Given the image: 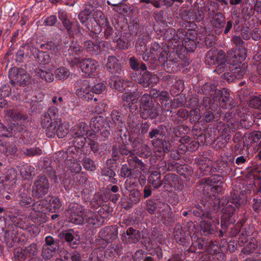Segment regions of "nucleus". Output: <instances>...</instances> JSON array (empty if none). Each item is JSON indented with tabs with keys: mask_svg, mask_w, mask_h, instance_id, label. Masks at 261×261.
<instances>
[{
	"mask_svg": "<svg viewBox=\"0 0 261 261\" xmlns=\"http://www.w3.org/2000/svg\"><path fill=\"white\" fill-rule=\"evenodd\" d=\"M213 196L209 197L207 200L202 201L200 204H197L192 208V214L196 217L201 219H212V214L213 212L218 211L219 201L218 200L214 201Z\"/></svg>",
	"mask_w": 261,
	"mask_h": 261,
	"instance_id": "f257e3e1",
	"label": "nucleus"
},
{
	"mask_svg": "<svg viewBox=\"0 0 261 261\" xmlns=\"http://www.w3.org/2000/svg\"><path fill=\"white\" fill-rule=\"evenodd\" d=\"M165 125L160 124L156 128H152L148 133V138L152 140L154 146L159 147L164 153H167L170 151L171 146L169 138L165 136Z\"/></svg>",
	"mask_w": 261,
	"mask_h": 261,
	"instance_id": "f03ea898",
	"label": "nucleus"
},
{
	"mask_svg": "<svg viewBox=\"0 0 261 261\" xmlns=\"http://www.w3.org/2000/svg\"><path fill=\"white\" fill-rule=\"evenodd\" d=\"M112 123L109 117L104 118L101 116L93 117L90 121V126L92 132L98 133L103 141L107 140L110 136Z\"/></svg>",
	"mask_w": 261,
	"mask_h": 261,
	"instance_id": "7ed1b4c3",
	"label": "nucleus"
},
{
	"mask_svg": "<svg viewBox=\"0 0 261 261\" xmlns=\"http://www.w3.org/2000/svg\"><path fill=\"white\" fill-rule=\"evenodd\" d=\"M202 93L205 95L203 98V106L207 109L215 110L218 108L217 102L219 99L218 93L220 90H217L216 86L213 84L206 83L201 88Z\"/></svg>",
	"mask_w": 261,
	"mask_h": 261,
	"instance_id": "20e7f679",
	"label": "nucleus"
},
{
	"mask_svg": "<svg viewBox=\"0 0 261 261\" xmlns=\"http://www.w3.org/2000/svg\"><path fill=\"white\" fill-rule=\"evenodd\" d=\"M85 210L81 205L71 203L65 213L68 222L76 225H82L85 221Z\"/></svg>",
	"mask_w": 261,
	"mask_h": 261,
	"instance_id": "39448f33",
	"label": "nucleus"
},
{
	"mask_svg": "<svg viewBox=\"0 0 261 261\" xmlns=\"http://www.w3.org/2000/svg\"><path fill=\"white\" fill-rule=\"evenodd\" d=\"M223 175H222L214 174L211 177L201 179V182L205 184V186L203 187V191L206 190L208 191L207 192L208 197L213 196L215 197L217 194L221 192L222 187L221 186H214L213 184L219 182L223 183Z\"/></svg>",
	"mask_w": 261,
	"mask_h": 261,
	"instance_id": "423d86ee",
	"label": "nucleus"
},
{
	"mask_svg": "<svg viewBox=\"0 0 261 261\" xmlns=\"http://www.w3.org/2000/svg\"><path fill=\"white\" fill-rule=\"evenodd\" d=\"M132 79L140 84L143 88L152 87L159 82L158 76L154 73L150 71L140 72L133 74Z\"/></svg>",
	"mask_w": 261,
	"mask_h": 261,
	"instance_id": "0eeeda50",
	"label": "nucleus"
},
{
	"mask_svg": "<svg viewBox=\"0 0 261 261\" xmlns=\"http://www.w3.org/2000/svg\"><path fill=\"white\" fill-rule=\"evenodd\" d=\"M49 182L45 175H38L34 180L32 186V195L40 198L46 195L49 189Z\"/></svg>",
	"mask_w": 261,
	"mask_h": 261,
	"instance_id": "6e6552de",
	"label": "nucleus"
},
{
	"mask_svg": "<svg viewBox=\"0 0 261 261\" xmlns=\"http://www.w3.org/2000/svg\"><path fill=\"white\" fill-rule=\"evenodd\" d=\"M58 157L60 158V162L64 161L66 167L71 172L74 173H79L81 170V166L78 162H81L82 155H78L77 159L72 158L73 155V153L69 154L67 151H59L58 152Z\"/></svg>",
	"mask_w": 261,
	"mask_h": 261,
	"instance_id": "1a4fd4ad",
	"label": "nucleus"
},
{
	"mask_svg": "<svg viewBox=\"0 0 261 261\" xmlns=\"http://www.w3.org/2000/svg\"><path fill=\"white\" fill-rule=\"evenodd\" d=\"M9 77L13 85L16 83L19 86H25L30 83L29 75L22 68H12L9 72Z\"/></svg>",
	"mask_w": 261,
	"mask_h": 261,
	"instance_id": "9d476101",
	"label": "nucleus"
},
{
	"mask_svg": "<svg viewBox=\"0 0 261 261\" xmlns=\"http://www.w3.org/2000/svg\"><path fill=\"white\" fill-rule=\"evenodd\" d=\"M58 109L56 107L52 106L41 115V125L45 129L46 136L48 135L49 129H50L51 126L53 127L54 124L57 122L56 119L58 116Z\"/></svg>",
	"mask_w": 261,
	"mask_h": 261,
	"instance_id": "9b49d317",
	"label": "nucleus"
},
{
	"mask_svg": "<svg viewBox=\"0 0 261 261\" xmlns=\"http://www.w3.org/2000/svg\"><path fill=\"white\" fill-rule=\"evenodd\" d=\"M155 254L159 259L163 258V251L160 246L153 248V252L150 253L142 249L137 250L133 255V261H156V259L152 257Z\"/></svg>",
	"mask_w": 261,
	"mask_h": 261,
	"instance_id": "f8f14e48",
	"label": "nucleus"
},
{
	"mask_svg": "<svg viewBox=\"0 0 261 261\" xmlns=\"http://www.w3.org/2000/svg\"><path fill=\"white\" fill-rule=\"evenodd\" d=\"M121 100L123 102V106L126 107L125 109H128L132 114L138 109L139 95L138 92H125L122 95Z\"/></svg>",
	"mask_w": 261,
	"mask_h": 261,
	"instance_id": "ddd939ff",
	"label": "nucleus"
},
{
	"mask_svg": "<svg viewBox=\"0 0 261 261\" xmlns=\"http://www.w3.org/2000/svg\"><path fill=\"white\" fill-rule=\"evenodd\" d=\"M182 54L178 50V48L173 47V50L169 52V55L167 58V60L164 63V66L167 72L172 73L176 72V64L180 60Z\"/></svg>",
	"mask_w": 261,
	"mask_h": 261,
	"instance_id": "4468645a",
	"label": "nucleus"
},
{
	"mask_svg": "<svg viewBox=\"0 0 261 261\" xmlns=\"http://www.w3.org/2000/svg\"><path fill=\"white\" fill-rule=\"evenodd\" d=\"M225 57V53L223 50L218 51L215 48H212L205 56V63L210 66L216 65L218 63L226 61Z\"/></svg>",
	"mask_w": 261,
	"mask_h": 261,
	"instance_id": "2eb2a0df",
	"label": "nucleus"
},
{
	"mask_svg": "<svg viewBox=\"0 0 261 261\" xmlns=\"http://www.w3.org/2000/svg\"><path fill=\"white\" fill-rule=\"evenodd\" d=\"M79 66L82 71L85 73L87 76H92L95 75L98 63L92 58H85L79 62Z\"/></svg>",
	"mask_w": 261,
	"mask_h": 261,
	"instance_id": "dca6fc26",
	"label": "nucleus"
},
{
	"mask_svg": "<svg viewBox=\"0 0 261 261\" xmlns=\"http://www.w3.org/2000/svg\"><path fill=\"white\" fill-rule=\"evenodd\" d=\"M141 232L133 227H129L120 234L122 242L124 245L137 243L141 238Z\"/></svg>",
	"mask_w": 261,
	"mask_h": 261,
	"instance_id": "f3484780",
	"label": "nucleus"
},
{
	"mask_svg": "<svg viewBox=\"0 0 261 261\" xmlns=\"http://www.w3.org/2000/svg\"><path fill=\"white\" fill-rule=\"evenodd\" d=\"M54 125L53 127H51L49 129L47 135L48 137L53 138L57 135L59 138H62L68 133L69 125L68 123L57 121Z\"/></svg>",
	"mask_w": 261,
	"mask_h": 261,
	"instance_id": "a211bd4d",
	"label": "nucleus"
},
{
	"mask_svg": "<svg viewBox=\"0 0 261 261\" xmlns=\"http://www.w3.org/2000/svg\"><path fill=\"white\" fill-rule=\"evenodd\" d=\"M130 142L132 143L133 147L131 151H134L136 155L144 159L148 158L151 154L149 147L146 144L140 143L137 141L138 139L129 137Z\"/></svg>",
	"mask_w": 261,
	"mask_h": 261,
	"instance_id": "6ab92c4d",
	"label": "nucleus"
},
{
	"mask_svg": "<svg viewBox=\"0 0 261 261\" xmlns=\"http://www.w3.org/2000/svg\"><path fill=\"white\" fill-rule=\"evenodd\" d=\"M73 143L74 147L69 148L66 151L70 154L73 153V155H71V157L77 159L78 155H83L81 148L84 146L86 142V138L85 136L77 135H73Z\"/></svg>",
	"mask_w": 261,
	"mask_h": 261,
	"instance_id": "aec40b11",
	"label": "nucleus"
},
{
	"mask_svg": "<svg viewBox=\"0 0 261 261\" xmlns=\"http://www.w3.org/2000/svg\"><path fill=\"white\" fill-rule=\"evenodd\" d=\"M212 161L208 158H203L199 159L197 161L198 169L195 172L196 176L200 177L207 175L209 173L212 174Z\"/></svg>",
	"mask_w": 261,
	"mask_h": 261,
	"instance_id": "412c9836",
	"label": "nucleus"
},
{
	"mask_svg": "<svg viewBox=\"0 0 261 261\" xmlns=\"http://www.w3.org/2000/svg\"><path fill=\"white\" fill-rule=\"evenodd\" d=\"M118 231L117 225L106 226L99 232L100 237L107 243H111L118 237Z\"/></svg>",
	"mask_w": 261,
	"mask_h": 261,
	"instance_id": "4be33fe9",
	"label": "nucleus"
},
{
	"mask_svg": "<svg viewBox=\"0 0 261 261\" xmlns=\"http://www.w3.org/2000/svg\"><path fill=\"white\" fill-rule=\"evenodd\" d=\"M218 104L223 109H231L233 105V99L230 97L229 92L226 89L220 90L218 93Z\"/></svg>",
	"mask_w": 261,
	"mask_h": 261,
	"instance_id": "5701e85b",
	"label": "nucleus"
},
{
	"mask_svg": "<svg viewBox=\"0 0 261 261\" xmlns=\"http://www.w3.org/2000/svg\"><path fill=\"white\" fill-rule=\"evenodd\" d=\"M127 156V163L133 170L139 169L143 172L146 171V165L135 155L134 151L130 150V153H128Z\"/></svg>",
	"mask_w": 261,
	"mask_h": 261,
	"instance_id": "b1692460",
	"label": "nucleus"
},
{
	"mask_svg": "<svg viewBox=\"0 0 261 261\" xmlns=\"http://www.w3.org/2000/svg\"><path fill=\"white\" fill-rule=\"evenodd\" d=\"M107 70L111 73H120L122 66L119 60L115 56H109L106 64Z\"/></svg>",
	"mask_w": 261,
	"mask_h": 261,
	"instance_id": "393cba45",
	"label": "nucleus"
},
{
	"mask_svg": "<svg viewBox=\"0 0 261 261\" xmlns=\"http://www.w3.org/2000/svg\"><path fill=\"white\" fill-rule=\"evenodd\" d=\"M218 3H220L222 5L226 6L228 5L226 0H208L205 7V11L208 16H214V14L219 13L218 11L220 8V5Z\"/></svg>",
	"mask_w": 261,
	"mask_h": 261,
	"instance_id": "a878e982",
	"label": "nucleus"
},
{
	"mask_svg": "<svg viewBox=\"0 0 261 261\" xmlns=\"http://www.w3.org/2000/svg\"><path fill=\"white\" fill-rule=\"evenodd\" d=\"M129 192L128 200L122 204L123 207L126 210H129L141 201V194L138 189H135Z\"/></svg>",
	"mask_w": 261,
	"mask_h": 261,
	"instance_id": "bb28decb",
	"label": "nucleus"
},
{
	"mask_svg": "<svg viewBox=\"0 0 261 261\" xmlns=\"http://www.w3.org/2000/svg\"><path fill=\"white\" fill-rule=\"evenodd\" d=\"M236 208L234 206L232 205V203H227L222 209V215L221 216V226L223 228V226L225 228H226V225L225 224H223L222 222L224 223L229 222L231 223L233 222V220L231 219L233 216Z\"/></svg>",
	"mask_w": 261,
	"mask_h": 261,
	"instance_id": "cd10ccee",
	"label": "nucleus"
},
{
	"mask_svg": "<svg viewBox=\"0 0 261 261\" xmlns=\"http://www.w3.org/2000/svg\"><path fill=\"white\" fill-rule=\"evenodd\" d=\"M16 198L21 206L31 205L32 203V199L29 195V191L24 187L19 189Z\"/></svg>",
	"mask_w": 261,
	"mask_h": 261,
	"instance_id": "c85d7f7f",
	"label": "nucleus"
},
{
	"mask_svg": "<svg viewBox=\"0 0 261 261\" xmlns=\"http://www.w3.org/2000/svg\"><path fill=\"white\" fill-rule=\"evenodd\" d=\"M246 49L245 47L240 48L234 51L229 54L228 58L231 60V63L234 65L239 64L243 62L246 58Z\"/></svg>",
	"mask_w": 261,
	"mask_h": 261,
	"instance_id": "c756f323",
	"label": "nucleus"
},
{
	"mask_svg": "<svg viewBox=\"0 0 261 261\" xmlns=\"http://www.w3.org/2000/svg\"><path fill=\"white\" fill-rule=\"evenodd\" d=\"M31 54L40 64L46 65L51 61V58L47 51H40L34 46L31 48Z\"/></svg>",
	"mask_w": 261,
	"mask_h": 261,
	"instance_id": "7c9ffc66",
	"label": "nucleus"
},
{
	"mask_svg": "<svg viewBox=\"0 0 261 261\" xmlns=\"http://www.w3.org/2000/svg\"><path fill=\"white\" fill-rule=\"evenodd\" d=\"M168 205L164 202L155 203L153 200H147L146 203V210L150 214H153L158 212L164 211L167 209Z\"/></svg>",
	"mask_w": 261,
	"mask_h": 261,
	"instance_id": "2f4dec72",
	"label": "nucleus"
},
{
	"mask_svg": "<svg viewBox=\"0 0 261 261\" xmlns=\"http://www.w3.org/2000/svg\"><path fill=\"white\" fill-rule=\"evenodd\" d=\"M194 225L193 223L188 224L181 228H178L174 232V237L177 242L183 243L185 242L187 238L191 235V232L188 230L189 228L194 227Z\"/></svg>",
	"mask_w": 261,
	"mask_h": 261,
	"instance_id": "473e14b6",
	"label": "nucleus"
},
{
	"mask_svg": "<svg viewBox=\"0 0 261 261\" xmlns=\"http://www.w3.org/2000/svg\"><path fill=\"white\" fill-rule=\"evenodd\" d=\"M28 117L26 115H21L16 123L10 126V137L16 132H22L26 130Z\"/></svg>",
	"mask_w": 261,
	"mask_h": 261,
	"instance_id": "72a5a7b5",
	"label": "nucleus"
},
{
	"mask_svg": "<svg viewBox=\"0 0 261 261\" xmlns=\"http://www.w3.org/2000/svg\"><path fill=\"white\" fill-rule=\"evenodd\" d=\"M140 112L141 117L144 119L149 118L151 119H155L159 114L158 110L153 103L141 108Z\"/></svg>",
	"mask_w": 261,
	"mask_h": 261,
	"instance_id": "f704fd0d",
	"label": "nucleus"
},
{
	"mask_svg": "<svg viewBox=\"0 0 261 261\" xmlns=\"http://www.w3.org/2000/svg\"><path fill=\"white\" fill-rule=\"evenodd\" d=\"M207 20L213 28L217 29H222L225 23V17L222 13L208 16Z\"/></svg>",
	"mask_w": 261,
	"mask_h": 261,
	"instance_id": "c9c22d12",
	"label": "nucleus"
},
{
	"mask_svg": "<svg viewBox=\"0 0 261 261\" xmlns=\"http://www.w3.org/2000/svg\"><path fill=\"white\" fill-rule=\"evenodd\" d=\"M127 126L132 135L140 134V120L137 116L129 115L127 120Z\"/></svg>",
	"mask_w": 261,
	"mask_h": 261,
	"instance_id": "e433bc0d",
	"label": "nucleus"
},
{
	"mask_svg": "<svg viewBox=\"0 0 261 261\" xmlns=\"http://www.w3.org/2000/svg\"><path fill=\"white\" fill-rule=\"evenodd\" d=\"M128 153H130V150L128 149L126 144L123 145L118 142L112 146V156L113 158H118L120 155L127 156Z\"/></svg>",
	"mask_w": 261,
	"mask_h": 261,
	"instance_id": "4c0bfd02",
	"label": "nucleus"
},
{
	"mask_svg": "<svg viewBox=\"0 0 261 261\" xmlns=\"http://www.w3.org/2000/svg\"><path fill=\"white\" fill-rule=\"evenodd\" d=\"M200 226L201 234L205 236L214 234L218 230V228L216 224H212L210 222L205 220L200 222Z\"/></svg>",
	"mask_w": 261,
	"mask_h": 261,
	"instance_id": "58836bf2",
	"label": "nucleus"
},
{
	"mask_svg": "<svg viewBox=\"0 0 261 261\" xmlns=\"http://www.w3.org/2000/svg\"><path fill=\"white\" fill-rule=\"evenodd\" d=\"M130 35L127 33H123L120 37L116 35L114 38V42L117 43V46L120 49H126L130 46Z\"/></svg>",
	"mask_w": 261,
	"mask_h": 261,
	"instance_id": "ea45409f",
	"label": "nucleus"
},
{
	"mask_svg": "<svg viewBox=\"0 0 261 261\" xmlns=\"http://www.w3.org/2000/svg\"><path fill=\"white\" fill-rule=\"evenodd\" d=\"M84 219L87 223L95 227L101 225L98 215L90 210L85 209Z\"/></svg>",
	"mask_w": 261,
	"mask_h": 261,
	"instance_id": "a19ab883",
	"label": "nucleus"
},
{
	"mask_svg": "<svg viewBox=\"0 0 261 261\" xmlns=\"http://www.w3.org/2000/svg\"><path fill=\"white\" fill-rule=\"evenodd\" d=\"M112 123L119 127H122L124 122V115L119 110H113L111 113V117L109 118Z\"/></svg>",
	"mask_w": 261,
	"mask_h": 261,
	"instance_id": "79ce46f5",
	"label": "nucleus"
},
{
	"mask_svg": "<svg viewBox=\"0 0 261 261\" xmlns=\"http://www.w3.org/2000/svg\"><path fill=\"white\" fill-rule=\"evenodd\" d=\"M33 47L27 43L21 45L16 54V61L19 63L23 62L24 59L29 56V51L31 52V48Z\"/></svg>",
	"mask_w": 261,
	"mask_h": 261,
	"instance_id": "37998d69",
	"label": "nucleus"
},
{
	"mask_svg": "<svg viewBox=\"0 0 261 261\" xmlns=\"http://www.w3.org/2000/svg\"><path fill=\"white\" fill-rule=\"evenodd\" d=\"M161 178V175L159 172L153 171L148 176V183L151 185L154 190H156L163 185Z\"/></svg>",
	"mask_w": 261,
	"mask_h": 261,
	"instance_id": "c03bdc74",
	"label": "nucleus"
},
{
	"mask_svg": "<svg viewBox=\"0 0 261 261\" xmlns=\"http://www.w3.org/2000/svg\"><path fill=\"white\" fill-rule=\"evenodd\" d=\"M212 174L215 172L220 173L222 175H226L231 171L228 167L227 162H220L216 163L213 166H212Z\"/></svg>",
	"mask_w": 261,
	"mask_h": 261,
	"instance_id": "a18cd8bd",
	"label": "nucleus"
},
{
	"mask_svg": "<svg viewBox=\"0 0 261 261\" xmlns=\"http://www.w3.org/2000/svg\"><path fill=\"white\" fill-rule=\"evenodd\" d=\"M254 228L252 225H249L244 227L238 239V243L240 246H243L248 241L247 238L253 234Z\"/></svg>",
	"mask_w": 261,
	"mask_h": 261,
	"instance_id": "49530a36",
	"label": "nucleus"
},
{
	"mask_svg": "<svg viewBox=\"0 0 261 261\" xmlns=\"http://www.w3.org/2000/svg\"><path fill=\"white\" fill-rule=\"evenodd\" d=\"M189 32V31L185 29H178L177 32H175V34L171 42V45H173V47L178 48L180 43H182L184 39Z\"/></svg>",
	"mask_w": 261,
	"mask_h": 261,
	"instance_id": "de8ad7c7",
	"label": "nucleus"
},
{
	"mask_svg": "<svg viewBox=\"0 0 261 261\" xmlns=\"http://www.w3.org/2000/svg\"><path fill=\"white\" fill-rule=\"evenodd\" d=\"M179 177L174 173H168L164 176L162 180L163 188L164 189L169 188L175 185L178 181Z\"/></svg>",
	"mask_w": 261,
	"mask_h": 261,
	"instance_id": "09e8293b",
	"label": "nucleus"
},
{
	"mask_svg": "<svg viewBox=\"0 0 261 261\" xmlns=\"http://www.w3.org/2000/svg\"><path fill=\"white\" fill-rule=\"evenodd\" d=\"M195 38L194 36H193L192 38H190L188 33L187 36L184 39L181 45L187 51L193 52L196 49L197 45L195 41Z\"/></svg>",
	"mask_w": 261,
	"mask_h": 261,
	"instance_id": "8fccbe9b",
	"label": "nucleus"
},
{
	"mask_svg": "<svg viewBox=\"0 0 261 261\" xmlns=\"http://www.w3.org/2000/svg\"><path fill=\"white\" fill-rule=\"evenodd\" d=\"M109 84L111 87L119 91L124 90V80L120 76H113L110 80Z\"/></svg>",
	"mask_w": 261,
	"mask_h": 261,
	"instance_id": "3c124183",
	"label": "nucleus"
},
{
	"mask_svg": "<svg viewBox=\"0 0 261 261\" xmlns=\"http://www.w3.org/2000/svg\"><path fill=\"white\" fill-rule=\"evenodd\" d=\"M237 65H234L236 66L235 67L234 66L231 67L229 66V69L230 71L233 72L235 79H240L245 74L247 68V65L245 63L243 64L241 66H237Z\"/></svg>",
	"mask_w": 261,
	"mask_h": 261,
	"instance_id": "603ef678",
	"label": "nucleus"
},
{
	"mask_svg": "<svg viewBox=\"0 0 261 261\" xmlns=\"http://www.w3.org/2000/svg\"><path fill=\"white\" fill-rule=\"evenodd\" d=\"M88 125L84 122H81L74 126L73 135L85 136L88 134Z\"/></svg>",
	"mask_w": 261,
	"mask_h": 261,
	"instance_id": "864d4df0",
	"label": "nucleus"
},
{
	"mask_svg": "<svg viewBox=\"0 0 261 261\" xmlns=\"http://www.w3.org/2000/svg\"><path fill=\"white\" fill-rule=\"evenodd\" d=\"M93 18L96 23L99 26L109 24V22L105 14L99 10L94 11Z\"/></svg>",
	"mask_w": 261,
	"mask_h": 261,
	"instance_id": "5fc2aeb1",
	"label": "nucleus"
},
{
	"mask_svg": "<svg viewBox=\"0 0 261 261\" xmlns=\"http://www.w3.org/2000/svg\"><path fill=\"white\" fill-rule=\"evenodd\" d=\"M84 47L87 52L91 54H97L100 51L99 45L91 40L86 41L84 43Z\"/></svg>",
	"mask_w": 261,
	"mask_h": 261,
	"instance_id": "6e6d98bb",
	"label": "nucleus"
},
{
	"mask_svg": "<svg viewBox=\"0 0 261 261\" xmlns=\"http://www.w3.org/2000/svg\"><path fill=\"white\" fill-rule=\"evenodd\" d=\"M61 201L59 198L52 197L49 200L47 208L51 213L58 212L61 207Z\"/></svg>",
	"mask_w": 261,
	"mask_h": 261,
	"instance_id": "4d7b16f0",
	"label": "nucleus"
},
{
	"mask_svg": "<svg viewBox=\"0 0 261 261\" xmlns=\"http://www.w3.org/2000/svg\"><path fill=\"white\" fill-rule=\"evenodd\" d=\"M240 189H233L230 193V201L232 204H234L236 207L240 206L242 201L241 193Z\"/></svg>",
	"mask_w": 261,
	"mask_h": 261,
	"instance_id": "13d9d810",
	"label": "nucleus"
},
{
	"mask_svg": "<svg viewBox=\"0 0 261 261\" xmlns=\"http://www.w3.org/2000/svg\"><path fill=\"white\" fill-rule=\"evenodd\" d=\"M135 170H133L128 165L124 164L121 166L119 175L123 178H129L135 176Z\"/></svg>",
	"mask_w": 261,
	"mask_h": 261,
	"instance_id": "bf43d9fd",
	"label": "nucleus"
},
{
	"mask_svg": "<svg viewBox=\"0 0 261 261\" xmlns=\"http://www.w3.org/2000/svg\"><path fill=\"white\" fill-rule=\"evenodd\" d=\"M83 51V48L79 44L72 42L69 48L64 51L65 56H76Z\"/></svg>",
	"mask_w": 261,
	"mask_h": 261,
	"instance_id": "052dcab7",
	"label": "nucleus"
},
{
	"mask_svg": "<svg viewBox=\"0 0 261 261\" xmlns=\"http://www.w3.org/2000/svg\"><path fill=\"white\" fill-rule=\"evenodd\" d=\"M184 88L185 84L184 81L179 80L172 86L170 93L173 96H177L184 90Z\"/></svg>",
	"mask_w": 261,
	"mask_h": 261,
	"instance_id": "680f3d73",
	"label": "nucleus"
},
{
	"mask_svg": "<svg viewBox=\"0 0 261 261\" xmlns=\"http://www.w3.org/2000/svg\"><path fill=\"white\" fill-rule=\"evenodd\" d=\"M187 102V98L184 95H179L176 97L171 100V108L176 109L179 107H185Z\"/></svg>",
	"mask_w": 261,
	"mask_h": 261,
	"instance_id": "e2e57ef3",
	"label": "nucleus"
},
{
	"mask_svg": "<svg viewBox=\"0 0 261 261\" xmlns=\"http://www.w3.org/2000/svg\"><path fill=\"white\" fill-rule=\"evenodd\" d=\"M190 127L185 125H178L173 128V133L177 137H181L189 133Z\"/></svg>",
	"mask_w": 261,
	"mask_h": 261,
	"instance_id": "0e129e2a",
	"label": "nucleus"
},
{
	"mask_svg": "<svg viewBox=\"0 0 261 261\" xmlns=\"http://www.w3.org/2000/svg\"><path fill=\"white\" fill-rule=\"evenodd\" d=\"M23 154L27 157L31 158L34 156L40 155L42 153L41 148L38 147L31 148H23Z\"/></svg>",
	"mask_w": 261,
	"mask_h": 261,
	"instance_id": "69168bd1",
	"label": "nucleus"
},
{
	"mask_svg": "<svg viewBox=\"0 0 261 261\" xmlns=\"http://www.w3.org/2000/svg\"><path fill=\"white\" fill-rule=\"evenodd\" d=\"M104 202V197L102 193L97 192L94 195L93 198L91 200V204L92 207L95 209L101 206Z\"/></svg>",
	"mask_w": 261,
	"mask_h": 261,
	"instance_id": "338daca9",
	"label": "nucleus"
},
{
	"mask_svg": "<svg viewBox=\"0 0 261 261\" xmlns=\"http://www.w3.org/2000/svg\"><path fill=\"white\" fill-rule=\"evenodd\" d=\"M55 77L58 80L66 79L69 75V70L64 67H60L54 71Z\"/></svg>",
	"mask_w": 261,
	"mask_h": 261,
	"instance_id": "774afa93",
	"label": "nucleus"
}]
</instances>
